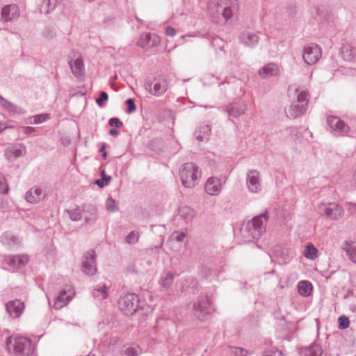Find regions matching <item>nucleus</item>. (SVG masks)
<instances>
[{
  "instance_id": "1",
  "label": "nucleus",
  "mask_w": 356,
  "mask_h": 356,
  "mask_svg": "<svg viewBox=\"0 0 356 356\" xmlns=\"http://www.w3.org/2000/svg\"><path fill=\"white\" fill-rule=\"evenodd\" d=\"M238 9L237 0H209L208 13L213 22L223 24L230 19Z\"/></svg>"
},
{
  "instance_id": "2",
  "label": "nucleus",
  "mask_w": 356,
  "mask_h": 356,
  "mask_svg": "<svg viewBox=\"0 0 356 356\" xmlns=\"http://www.w3.org/2000/svg\"><path fill=\"white\" fill-rule=\"evenodd\" d=\"M268 216L267 211L247 222L241 229V234L245 242L258 240L266 232Z\"/></svg>"
},
{
  "instance_id": "3",
  "label": "nucleus",
  "mask_w": 356,
  "mask_h": 356,
  "mask_svg": "<svg viewBox=\"0 0 356 356\" xmlns=\"http://www.w3.org/2000/svg\"><path fill=\"white\" fill-rule=\"evenodd\" d=\"M296 98L291 102L288 111H286L287 117L297 118L302 115L308 107L309 95L306 90H295Z\"/></svg>"
},
{
  "instance_id": "4",
  "label": "nucleus",
  "mask_w": 356,
  "mask_h": 356,
  "mask_svg": "<svg viewBox=\"0 0 356 356\" xmlns=\"http://www.w3.org/2000/svg\"><path fill=\"white\" fill-rule=\"evenodd\" d=\"M179 176L183 186L191 188L198 184L201 170L194 163H186L180 168Z\"/></svg>"
},
{
  "instance_id": "5",
  "label": "nucleus",
  "mask_w": 356,
  "mask_h": 356,
  "mask_svg": "<svg viewBox=\"0 0 356 356\" xmlns=\"http://www.w3.org/2000/svg\"><path fill=\"white\" fill-rule=\"evenodd\" d=\"M10 341V338L7 339V343ZM11 344L13 353L18 356H30L33 353L34 348L31 341L24 337H17L14 339L13 343Z\"/></svg>"
},
{
  "instance_id": "6",
  "label": "nucleus",
  "mask_w": 356,
  "mask_h": 356,
  "mask_svg": "<svg viewBox=\"0 0 356 356\" xmlns=\"http://www.w3.org/2000/svg\"><path fill=\"white\" fill-rule=\"evenodd\" d=\"M139 298L135 293H127L118 300L119 309L124 315H133L139 307Z\"/></svg>"
},
{
  "instance_id": "7",
  "label": "nucleus",
  "mask_w": 356,
  "mask_h": 356,
  "mask_svg": "<svg viewBox=\"0 0 356 356\" xmlns=\"http://www.w3.org/2000/svg\"><path fill=\"white\" fill-rule=\"evenodd\" d=\"M145 88L150 95L160 97L166 92L168 84L164 79L154 78L153 80L147 79L145 82Z\"/></svg>"
},
{
  "instance_id": "8",
  "label": "nucleus",
  "mask_w": 356,
  "mask_h": 356,
  "mask_svg": "<svg viewBox=\"0 0 356 356\" xmlns=\"http://www.w3.org/2000/svg\"><path fill=\"white\" fill-rule=\"evenodd\" d=\"M321 215L336 220L341 218L343 213V208L337 203H321L318 207Z\"/></svg>"
},
{
  "instance_id": "9",
  "label": "nucleus",
  "mask_w": 356,
  "mask_h": 356,
  "mask_svg": "<svg viewBox=\"0 0 356 356\" xmlns=\"http://www.w3.org/2000/svg\"><path fill=\"white\" fill-rule=\"evenodd\" d=\"M246 185L252 193H259L262 190L261 174L257 170H248L246 173Z\"/></svg>"
},
{
  "instance_id": "10",
  "label": "nucleus",
  "mask_w": 356,
  "mask_h": 356,
  "mask_svg": "<svg viewBox=\"0 0 356 356\" xmlns=\"http://www.w3.org/2000/svg\"><path fill=\"white\" fill-rule=\"evenodd\" d=\"M321 48L314 43L305 46L303 49V60L309 65L315 64L321 57Z\"/></svg>"
},
{
  "instance_id": "11",
  "label": "nucleus",
  "mask_w": 356,
  "mask_h": 356,
  "mask_svg": "<svg viewBox=\"0 0 356 356\" xmlns=\"http://www.w3.org/2000/svg\"><path fill=\"white\" fill-rule=\"evenodd\" d=\"M97 254L93 250L86 252L82 258V270L88 275H93L97 272L96 266Z\"/></svg>"
},
{
  "instance_id": "12",
  "label": "nucleus",
  "mask_w": 356,
  "mask_h": 356,
  "mask_svg": "<svg viewBox=\"0 0 356 356\" xmlns=\"http://www.w3.org/2000/svg\"><path fill=\"white\" fill-rule=\"evenodd\" d=\"M193 310L195 314L200 318L204 315L211 314L214 311V308L209 297L207 295H201L198 302L194 305Z\"/></svg>"
},
{
  "instance_id": "13",
  "label": "nucleus",
  "mask_w": 356,
  "mask_h": 356,
  "mask_svg": "<svg viewBox=\"0 0 356 356\" xmlns=\"http://www.w3.org/2000/svg\"><path fill=\"white\" fill-rule=\"evenodd\" d=\"M1 20L3 22H13L20 16V10L16 4L4 6L1 9Z\"/></svg>"
},
{
  "instance_id": "14",
  "label": "nucleus",
  "mask_w": 356,
  "mask_h": 356,
  "mask_svg": "<svg viewBox=\"0 0 356 356\" xmlns=\"http://www.w3.org/2000/svg\"><path fill=\"white\" fill-rule=\"evenodd\" d=\"M327 122L333 131L341 135H346L350 131V127L338 117L330 116Z\"/></svg>"
},
{
  "instance_id": "15",
  "label": "nucleus",
  "mask_w": 356,
  "mask_h": 356,
  "mask_svg": "<svg viewBox=\"0 0 356 356\" xmlns=\"http://www.w3.org/2000/svg\"><path fill=\"white\" fill-rule=\"evenodd\" d=\"M239 42L243 46L248 48H254L259 43V36L250 31H244L241 32L238 37Z\"/></svg>"
},
{
  "instance_id": "16",
  "label": "nucleus",
  "mask_w": 356,
  "mask_h": 356,
  "mask_svg": "<svg viewBox=\"0 0 356 356\" xmlns=\"http://www.w3.org/2000/svg\"><path fill=\"white\" fill-rule=\"evenodd\" d=\"M160 42L161 39L157 35L146 33L140 35L138 44L142 48H152L158 46Z\"/></svg>"
},
{
  "instance_id": "17",
  "label": "nucleus",
  "mask_w": 356,
  "mask_h": 356,
  "mask_svg": "<svg viewBox=\"0 0 356 356\" xmlns=\"http://www.w3.org/2000/svg\"><path fill=\"white\" fill-rule=\"evenodd\" d=\"M6 309L10 317L17 318L22 314L24 309V304L19 300L16 299L7 302Z\"/></svg>"
},
{
  "instance_id": "18",
  "label": "nucleus",
  "mask_w": 356,
  "mask_h": 356,
  "mask_svg": "<svg viewBox=\"0 0 356 356\" xmlns=\"http://www.w3.org/2000/svg\"><path fill=\"white\" fill-rule=\"evenodd\" d=\"M74 296V291L69 289L68 291H60L59 294L55 298L54 307L56 309H60L72 300Z\"/></svg>"
},
{
  "instance_id": "19",
  "label": "nucleus",
  "mask_w": 356,
  "mask_h": 356,
  "mask_svg": "<svg viewBox=\"0 0 356 356\" xmlns=\"http://www.w3.org/2000/svg\"><path fill=\"white\" fill-rule=\"evenodd\" d=\"M222 189L221 180L216 177H210L205 184V191L211 195H217Z\"/></svg>"
},
{
  "instance_id": "20",
  "label": "nucleus",
  "mask_w": 356,
  "mask_h": 356,
  "mask_svg": "<svg viewBox=\"0 0 356 356\" xmlns=\"http://www.w3.org/2000/svg\"><path fill=\"white\" fill-rule=\"evenodd\" d=\"M44 196L45 193L42 188L34 187L26 193L25 199L28 202L35 204L42 200Z\"/></svg>"
},
{
  "instance_id": "21",
  "label": "nucleus",
  "mask_w": 356,
  "mask_h": 356,
  "mask_svg": "<svg viewBox=\"0 0 356 356\" xmlns=\"http://www.w3.org/2000/svg\"><path fill=\"white\" fill-rule=\"evenodd\" d=\"M68 64L75 77L80 79L85 75V67L82 58L79 57L74 60H71L68 62Z\"/></svg>"
},
{
  "instance_id": "22",
  "label": "nucleus",
  "mask_w": 356,
  "mask_h": 356,
  "mask_svg": "<svg viewBox=\"0 0 356 356\" xmlns=\"http://www.w3.org/2000/svg\"><path fill=\"white\" fill-rule=\"evenodd\" d=\"M8 266L20 268L26 265L29 261V257L26 254H17L8 257L6 259Z\"/></svg>"
},
{
  "instance_id": "23",
  "label": "nucleus",
  "mask_w": 356,
  "mask_h": 356,
  "mask_svg": "<svg viewBox=\"0 0 356 356\" xmlns=\"http://www.w3.org/2000/svg\"><path fill=\"white\" fill-rule=\"evenodd\" d=\"M187 236V229H181V231L174 232L168 238L167 243L171 249L178 248L179 245L176 243H181Z\"/></svg>"
},
{
  "instance_id": "24",
  "label": "nucleus",
  "mask_w": 356,
  "mask_h": 356,
  "mask_svg": "<svg viewBox=\"0 0 356 356\" xmlns=\"http://www.w3.org/2000/svg\"><path fill=\"white\" fill-rule=\"evenodd\" d=\"M280 72V68L275 63H271L264 65L260 70L259 74L264 78H269L277 76Z\"/></svg>"
},
{
  "instance_id": "25",
  "label": "nucleus",
  "mask_w": 356,
  "mask_h": 356,
  "mask_svg": "<svg viewBox=\"0 0 356 356\" xmlns=\"http://www.w3.org/2000/svg\"><path fill=\"white\" fill-rule=\"evenodd\" d=\"M1 242L10 248H13L21 243V240L12 233L6 232L1 236Z\"/></svg>"
},
{
  "instance_id": "26",
  "label": "nucleus",
  "mask_w": 356,
  "mask_h": 356,
  "mask_svg": "<svg viewBox=\"0 0 356 356\" xmlns=\"http://www.w3.org/2000/svg\"><path fill=\"white\" fill-rule=\"evenodd\" d=\"M247 109V106L245 103L234 104L228 107L226 110L229 117L238 118L243 114Z\"/></svg>"
},
{
  "instance_id": "27",
  "label": "nucleus",
  "mask_w": 356,
  "mask_h": 356,
  "mask_svg": "<svg viewBox=\"0 0 356 356\" xmlns=\"http://www.w3.org/2000/svg\"><path fill=\"white\" fill-rule=\"evenodd\" d=\"M178 215L186 223L191 222L195 216V212L188 206H183L178 210Z\"/></svg>"
},
{
  "instance_id": "28",
  "label": "nucleus",
  "mask_w": 356,
  "mask_h": 356,
  "mask_svg": "<svg viewBox=\"0 0 356 356\" xmlns=\"http://www.w3.org/2000/svg\"><path fill=\"white\" fill-rule=\"evenodd\" d=\"M83 211L89 213V215L86 216L84 218L86 222L93 224L97 218L96 207L93 205H88L84 207Z\"/></svg>"
},
{
  "instance_id": "29",
  "label": "nucleus",
  "mask_w": 356,
  "mask_h": 356,
  "mask_svg": "<svg viewBox=\"0 0 356 356\" xmlns=\"http://www.w3.org/2000/svg\"><path fill=\"white\" fill-rule=\"evenodd\" d=\"M304 356H321L323 354V349L318 344L314 343L309 347L305 348L302 350Z\"/></svg>"
},
{
  "instance_id": "30",
  "label": "nucleus",
  "mask_w": 356,
  "mask_h": 356,
  "mask_svg": "<svg viewBox=\"0 0 356 356\" xmlns=\"http://www.w3.org/2000/svg\"><path fill=\"white\" fill-rule=\"evenodd\" d=\"M108 289L106 285L100 284L95 286L92 293L93 297L99 300H104L108 296Z\"/></svg>"
},
{
  "instance_id": "31",
  "label": "nucleus",
  "mask_w": 356,
  "mask_h": 356,
  "mask_svg": "<svg viewBox=\"0 0 356 356\" xmlns=\"http://www.w3.org/2000/svg\"><path fill=\"white\" fill-rule=\"evenodd\" d=\"M312 288V284L309 281H300L298 284V292L304 297H308L311 294Z\"/></svg>"
},
{
  "instance_id": "32",
  "label": "nucleus",
  "mask_w": 356,
  "mask_h": 356,
  "mask_svg": "<svg viewBox=\"0 0 356 356\" xmlns=\"http://www.w3.org/2000/svg\"><path fill=\"white\" fill-rule=\"evenodd\" d=\"M211 131V126L204 124L200 127V130L195 133V138L199 141H204L207 138Z\"/></svg>"
},
{
  "instance_id": "33",
  "label": "nucleus",
  "mask_w": 356,
  "mask_h": 356,
  "mask_svg": "<svg viewBox=\"0 0 356 356\" xmlns=\"http://www.w3.org/2000/svg\"><path fill=\"white\" fill-rule=\"evenodd\" d=\"M25 153H26V149L24 147L22 149L13 147V148L7 149L6 150L5 154L8 157V159H17L18 157H21V156H24L25 154Z\"/></svg>"
},
{
  "instance_id": "34",
  "label": "nucleus",
  "mask_w": 356,
  "mask_h": 356,
  "mask_svg": "<svg viewBox=\"0 0 356 356\" xmlns=\"http://www.w3.org/2000/svg\"><path fill=\"white\" fill-rule=\"evenodd\" d=\"M174 279L173 273L170 272H164L160 278V284L161 286L168 289L171 286Z\"/></svg>"
},
{
  "instance_id": "35",
  "label": "nucleus",
  "mask_w": 356,
  "mask_h": 356,
  "mask_svg": "<svg viewBox=\"0 0 356 356\" xmlns=\"http://www.w3.org/2000/svg\"><path fill=\"white\" fill-rule=\"evenodd\" d=\"M343 250L346 251L349 259L354 263H356V242L346 243Z\"/></svg>"
},
{
  "instance_id": "36",
  "label": "nucleus",
  "mask_w": 356,
  "mask_h": 356,
  "mask_svg": "<svg viewBox=\"0 0 356 356\" xmlns=\"http://www.w3.org/2000/svg\"><path fill=\"white\" fill-rule=\"evenodd\" d=\"M49 119H50L49 114L42 113V114L36 115L34 116H31L28 119V120H29V123H30V124H38L42 123L45 121L48 120Z\"/></svg>"
},
{
  "instance_id": "37",
  "label": "nucleus",
  "mask_w": 356,
  "mask_h": 356,
  "mask_svg": "<svg viewBox=\"0 0 356 356\" xmlns=\"http://www.w3.org/2000/svg\"><path fill=\"white\" fill-rule=\"evenodd\" d=\"M317 249L312 244L309 243L305 247L304 255L306 258L314 259L317 257Z\"/></svg>"
},
{
  "instance_id": "38",
  "label": "nucleus",
  "mask_w": 356,
  "mask_h": 356,
  "mask_svg": "<svg viewBox=\"0 0 356 356\" xmlns=\"http://www.w3.org/2000/svg\"><path fill=\"white\" fill-rule=\"evenodd\" d=\"M65 212L67 213V214L70 216V218L72 221H78V220H81V218L82 217L81 212L80 209H72V210L66 209Z\"/></svg>"
},
{
  "instance_id": "39",
  "label": "nucleus",
  "mask_w": 356,
  "mask_h": 356,
  "mask_svg": "<svg viewBox=\"0 0 356 356\" xmlns=\"http://www.w3.org/2000/svg\"><path fill=\"white\" fill-rule=\"evenodd\" d=\"M341 54L345 60H350L353 58L354 56L353 50L348 45H344L341 48Z\"/></svg>"
},
{
  "instance_id": "40",
  "label": "nucleus",
  "mask_w": 356,
  "mask_h": 356,
  "mask_svg": "<svg viewBox=\"0 0 356 356\" xmlns=\"http://www.w3.org/2000/svg\"><path fill=\"white\" fill-rule=\"evenodd\" d=\"M139 234L138 232L132 231L126 237L127 243L129 244H134L138 242Z\"/></svg>"
},
{
  "instance_id": "41",
  "label": "nucleus",
  "mask_w": 356,
  "mask_h": 356,
  "mask_svg": "<svg viewBox=\"0 0 356 356\" xmlns=\"http://www.w3.org/2000/svg\"><path fill=\"white\" fill-rule=\"evenodd\" d=\"M339 327L341 330L346 329L350 325V321L348 317L345 316H341L338 318Z\"/></svg>"
},
{
  "instance_id": "42",
  "label": "nucleus",
  "mask_w": 356,
  "mask_h": 356,
  "mask_svg": "<svg viewBox=\"0 0 356 356\" xmlns=\"http://www.w3.org/2000/svg\"><path fill=\"white\" fill-rule=\"evenodd\" d=\"M106 205L107 209L112 212H115L118 209V205H117L115 201L111 197H108L106 200Z\"/></svg>"
},
{
  "instance_id": "43",
  "label": "nucleus",
  "mask_w": 356,
  "mask_h": 356,
  "mask_svg": "<svg viewBox=\"0 0 356 356\" xmlns=\"http://www.w3.org/2000/svg\"><path fill=\"white\" fill-rule=\"evenodd\" d=\"M125 104L127 106L126 112L127 113H132L136 110V106L133 99H128L125 101Z\"/></svg>"
},
{
  "instance_id": "44",
  "label": "nucleus",
  "mask_w": 356,
  "mask_h": 356,
  "mask_svg": "<svg viewBox=\"0 0 356 356\" xmlns=\"http://www.w3.org/2000/svg\"><path fill=\"white\" fill-rule=\"evenodd\" d=\"M108 99V94L106 92L101 91L99 98L96 99V103L99 106H103V102L107 101Z\"/></svg>"
},
{
  "instance_id": "45",
  "label": "nucleus",
  "mask_w": 356,
  "mask_h": 356,
  "mask_svg": "<svg viewBox=\"0 0 356 356\" xmlns=\"http://www.w3.org/2000/svg\"><path fill=\"white\" fill-rule=\"evenodd\" d=\"M8 189L5 178L0 174V193L6 194L8 192Z\"/></svg>"
},
{
  "instance_id": "46",
  "label": "nucleus",
  "mask_w": 356,
  "mask_h": 356,
  "mask_svg": "<svg viewBox=\"0 0 356 356\" xmlns=\"http://www.w3.org/2000/svg\"><path fill=\"white\" fill-rule=\"evenodd\" d=\"M0 99L1 101L2 105L6 108L8 111H13L16 109V106L13 104V103L7 101L4 98H3L1 96H0Z\"/></svg>"
},
{
  "instance_id": "47",
  "label": "nucleus",
  "mask_w": 356,
  "mask_h": 356,
  "mask_svg": "<svg viewBox=\"0 0 356 356\" xmlns=\"http://www.w3.org/2000/svg\"><path fill=\"white\" fill-rule=\"evenodd\" d=\"M232 351L236 356H246L248 353L246 350L239 347H232Z\"/></svg>"
},
{
  "instance_id": "48",
  "label": "nucleus",
  "mask_w": 356,
  "mask_h": 356,
  "mask_svg": "<svg viewBox=\"0 0 356 356\" xmlns=\"http://www.w3.org/2000/svg\"><path fill=\"white\" fill-rule=\"evenodd\" d=\"M108 124L111 127H115L116 128H120L122 127L123 123L120 120L119 118H113L108 120Z\"/></svg>"
},
{
  "instance_id": "49",
  "label": "nucleus",
  "mask_w": 356,
  "mask_h": 356,
  "mask_svg": "<svg viewBox=\"0 0 356 356\" xmlns=\"http://www.w3.org/2000/svg\"><path fill=\"white\" fill-rule=\"evenodd\" d=\"M136 355H137V350L132 347L126 348L123 353V356H136Z\"/></svg>"
},
{
  "instance_id": "50",
  "label": "nucleus",
  "mask_w": 356,
  "mask_h": 356,
  "mask_svg": "<svg viewBox=\"0 0 356 356\" xmlns=\"http://www.w3.org/2000/svg\"><path fill=\"white\" fill-rule=\"evenodd\" d=\"M20 129L22 131V132L25 134V135H31V134H33V132L35 131V127H20Z\"/></svg>"
},
{
  "instance_id": "51",
  "label": "nucleus",
  "mask_w": 356,
  "mask_h": 356,
  "mask_svg": "<svg viewBox=\"0 0 356 356\" xmlns=\"http://www.w3.org/2000/svg\"><path fill=\"white\" fill-rule=\"evenodd\" d=\"M212 43L214 46L219 47L220 50H223L225 42L222 39L219 38H215L213 39Z\"/></svg>"
},
{
  "instance_id": "52",
  "label": "nucleus",
  "mask_w": 356,
  "mask_h": 356,
  "mask_svg": "<svg viewBox=\"0 0 356 356\" xmlns=\"http://www.w3.org/2000/svg\"><path fill=\"white\" fill-rule=\"evenodd\" d=\"M165 33L168 36L173 37L176 35L177 31L174 28H172L171 26H167L165 28Z\"/></svg>"
},
{
  "instance_id": "53",
  "label": "nucleus",
  "mask_w": 356,
  "mask_h": 356,
  "mask_svg": "<svg viewBox=\"0 0 356 356\" xmlns=\"http://www.w3.org/2000/svg\"><path fill=\"white\" fill-rule=\"evenodd\" d=\"M101 177L102 179L105 182V184H108L111 181V177L109 175H106L104 170H102L101 171Z\"/></svg>"
},
{
  "instance_id": "54",
  "label": "nucleus",
  "mask_w": 356,
  "mask_h": 356,
  "mask_svg": "<svg viewBox=\"0 0 356 356\" xmlns=\"http://www.w3.org/2000/svg\"><path fill=\"white\" fill-rule=\"evenodd\" d=\"M263 356H284L282 351L276 350L272 353H265Z\"/></svg>"
},
{
  "instance_id": "55",
  "label": "nucleus",
  "mask_w": 356,
  "mask_h": 356,
  "mask_svg": "<svg viewBox=\"0 0 356 356\" xmlns=\"http://www.w3.org/2000/svg\"><path fill=\"white\" fill-rule=\"evenodd\" d=\"M348 211L351 214H355V213H356V204L350 203V204H348Z\"/></svg>"
},
{
  "instance_id": "56",
  "label": "nucleus",
  "mask_w": 356,
  "mask_h": 356,
  "mask_svg": "<svg viewBox=\"0 0 356 356\" xmlns=\"http://www.w3.org/2000/svg\"><path fill=\"white\" fill-rule=\"evenodd\" d=\"M56 0H49V1H48L49 10H47V13H49V10H54L55 6H56Z\"/></svg>"
},
{
  "instance_id": "57",
  "label": "nucleus",
  "mask_w": 356,
  "mask_h": 356,
  "mask_svg": "<svg viewBox=\"0 0 356 356\" xmlns=\"http://www.w3.org/2000/svg\"><path fill=\"white\" fill-rule=\"evenodd\" d=\"M95 184H97L100 188H103L104 186L108 185L107 184H105V182L102 179L95 180Z\"/></svg>"
},
{
  "instance_id": "58",
  "label": "nucleus",
  "mask_w": 356,
  "mask_h": 356,
  "mask_svg": "<svg viewBox=\"0 0 356 356\" xmlns=\"http://www.w3.org/2000/svg\"><path fill=\"white\" fill-rule=\"evenodd\" d=\"M108 133L110 135L115 136V137L118 136L120 134L119 131L114 129H111Z\"/></svg>"
},
{
  "instance_id": "59",
  "label": "nucleus",
  "mask_w": 356,
  "mask_h": 356,
  "mask_svg": "<svg viewBox=\"0 0 356 356\" xmlns=\"http://www.w3.org/2000/svg\"><path fill=\"white\" fill-rule=\"evenodd\" d=\"M12 112H15V113H19V114H24V113H25V110L21 107H18L16 106V109L13 111Z\"/></svg>"
},
{
  "instance_id": "60",
  "label": "nucleus",
  "mask_w": 356,
  "mask_h": 356,
  "mask_svg": "<svg viewBox=\"0 0 356 356\" xmlns=\"http://www.w3.org/2000/svg\"><path fill=\"white\" fill-rule=\"evenodd\" d=\"M12 127H9L8 128H11ZM8 127H6L2 123H0V134L4 131L6 129H7Z\"/></svg>"
},
{
  "instance_id": "61",
  "label": "nucleus",
  "mask_w": 356,
  "mask_h": 356,
  "mask_svg": "<svg viewBox=\"0 0 356 356\" xmlns=\"http://www.w3.org/2000/svg\"><path fill=\"white\" fill-rule=\"evenodd\" d=\"M104 149H105V146L103 145L102 147H100L99 149V152H104Z\"/></svg>"
},
{
  "instance_id": "62",
  "label": "nucleus",
  "mask_w": 356,
  "mask_h": 356,
  "mask_svg": "<svg viewBox=\"0 0 356 356\" xmlns=\"http://www.w3.org/2000/svg\"><path fill=\"white\" fill-rule=\"evenodd\" d=\"M102 157L104 159H106L107 157V153L106 152H104L102 154Z\"/></svg>"
},
{
  "instance_id": "63",
  "label": "nucleus",
  "mask_w": 356,
  "mask_h": 356,
  "mask_svg": "<svg viewBox=\"0 0 356 356\" xmlns=\"http://www.w3.org/2000/svg\"><path fill=\"white\" fill-rule=\"evenodd\" d=\"M353 180H354L355 183L356 184V170H355V173L353 175Z\"/></svg>"
},
{
  "instance_id": "64",
  "label": "nucleus",
  "mask_w": 356,
  "mask_h": 356,
  "mask_svg": "<svg viewBox=\"0 0 356 356\" xmlns=\"http://www.w3.org/2000/svg\"><path fill=\"white\" fill-rule=\"evenodd\" d=\"M87 356H95V355H90V354H89V355H88Z\"/></svg>"
}]
</instances>
